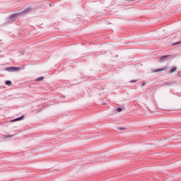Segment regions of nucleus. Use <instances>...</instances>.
<instances>
[{
	"label": "nucleus",
	"mask_w": 181,
	"mask_h": 181,
	"mask_svg": "<svg viewBox=\"0 0 181 181\" xmlns=\"http://www.w3.org/2000/svg\"><path fill=\"white\" fill-rule=\"evenodd\" d=\"M170 55H164L160 58V62L163 63V62H166V60H169L170 59Z\"/></svg>",
	"instance_id": "obj_2"
},
{
	"label": "nucleus",
	"mask_w": 181,
	"mask_h": 181,
	"mask_svg": "<svg viewBox=\"0 0 181 181\" xmlns=\"http://www.w3.org/2000/svg\"><path fill=\"white\" fill-rule=\"evenodd\" d=\"M168 68L163 67V69H153V73H158V71H165Z\"/></svg>",
	"instance_id": "obj_3"
},
{
	"label": "nucleus",
	"mask_w": 181,
	"mask_h": 181,
	"mask_svg": "<svg viewBox=\"0 0 181 181\" xmlns=\"http://www.w3.org/2000/svg\"><path fill=\"white\" fill-rule=\"evenodd\" d=\"M176 70H177V68H176V67H173L171 70H170V73H175V71H176Z\"/></svg>",
	"instance_id": "obj_6"
},
{
	"label": "nucleus",
	"mask_w": 181,
	"mask_h": 181,
	"mask_svg": "<svg viewBox=\"0 0 181 181\" xmlns=\"http://www.w3.org/2000/svg\"><path fill=\"white\" fill-rule=\"evenodd\" d=\"M6 71H9L10 73L11 72H15V71H21V67H8L6 68Z\"/></svg>",
	"instance_id": "obj_1"
},
{
	"label": "nucleus",
	"mask_w": 181,
	"mask_h": 181,
	"mask_svg": "<svg viewBox=\"0 0 181 181\" xmlns=\"http://www.w3.org/2000/svg\"><path fill=\"white\" fill-rule=\"evenodd\" d=\"M6 86H11V84H12V82L11 81H6Z\"/></svg>",
	"instance_id": "obj_7"
},
{
	"label": "nucleus",
	"mask_w": 181,
	"mask_h": 181,
	"mask_svg": "<svg viewBox=\"0 0 181 181\" xmlns=\"http://www.w3.org/2000/svg\"><path fill=\"white\" fill-rule=\"evenodd\" d=\"M146 84V83H145L143 82V83H142V86H143V87L145 86Z\"/></svg>",
	"instance_id": "obj_13"
},
{
	"label": "nucleus",
	"mask_w": 181,
	"mask_h": 181,
	"mask_svg": "<svg viewBox=\"0 0 181 181\" xmlns=\"http://www.w3.org/2000/svg\"><path fill=\"white\" fill-rule=\"evenodd\" d=\"M2 138L3 139H8V138H13V135H4Z\"/></svg>",
	"instance_id": "obj_5"
},
{
	"label": "nucleus",
	"mask_w": 181,
	"mask_h": 181,
	"mask_svg": "<svg viewBox=\"0 0 181 181\" xmlns=\"http://www.w3.org/2000/svg\"><path fill=\"white\" fill-rule=\"evenodd\" d=\"M25 118V115H22L20 117H18L15 119L11 120V122H16V121H22V119H23Z\"/></svg>",
	"instance_id": "obj_4"
},
{
	"label": "nucleus",
	"mask_w": 181,
	"mask_h": 181,
	"mask_svg": "<svg viewBox=\"0 0 181 181\" xmlns=\"http://www.w3.org/2000/svg\"><path fill=\"white\" fill-rule=\"evenodd\" d=\"M117 112H121V111H122V108L119 107L117 109Z\"/></svg>",
	"instance_id": "obj_10"
},
{
	"label": "nucleus",
	"mask_w": 181,
	"mask_h": 181,
	"mask_svg": "<svg viewBox=\"0 0 181 181\" xmlns=\"http://www.w3.org/2000/svg\"><path fill=\"white\" fill-rule=\"evenodd\" d=\"M44 77H40V78H37V81H42V80H44Z\"/></svg>",
	"instance_id": "obj_9"
},
{
	"label": "nucleus",
	"mask_w": 181,
	"mask_h": 181,
	"mask_svg": "<svg viewBox=\"0 0 181 181\" xmlns=\"http://www.w3.org/2000/svg\"><path fill=\"white\" fill-rule=\"evenodd\" d=\"M130 83H136V80L131 81Z\"/></svg>",
	"instance_id": "obj_12"
},
{
	"label": "nucleus",
	"mask_w": 181,
	"mask_h": 181,
	"mask_svg": "<svg viewBox=\"0 0 181 181\" xmlns=\"http://www.w3.org/2000/svg\"><path fill=\"white\" fill-rule=\"evenodd\" d=\"M174 45H181V41L177 42H175Z\"/></svg>",
	"instance_id": "obj_11"
},
{
	"label": "nucleus",
	"mask_w": 181,
	"mask_h": 181,
	"mask_svg": "<svg viewBox=\"0 0 181 181\" xmlns=\"http://www.w3.org/2000/svg\"><path fill=\"white\" fill-rule=\"evenodd\" d=\"M30 11V8L26 9V10L23 11L22 12V13H26L27 12H29Z\"/></svg>",
	"instance_id": "obj_8"
},
{
	"label": "nucleus",
	"mask_w": 181,
	"mask_h": 181,
	"mask_svg": "<svg viewBox=\"0 0 181 181\" xmlns=\"http://www.w3.org/2000/svg\"><path fill=\"white\" fill-rule=\"evenodd\" d=\"M120 129L122 131V130L125 129V128H121Z\"/></svg>",
	"instance_id": "obj_14"
}]
</instances>
